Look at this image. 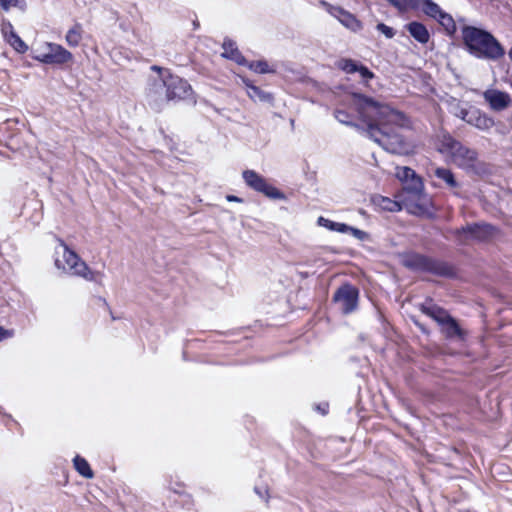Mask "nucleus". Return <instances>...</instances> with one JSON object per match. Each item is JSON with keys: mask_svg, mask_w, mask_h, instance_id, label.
Returning <instances> with one entry per match:
<instances>
[{"mask_svg": "<svg viewBox=\"0 0 512 512\" xmlns=\"http://www.w3.org/2000/svg\"><path fill=\"white\" fill-rule=\"evenodd\" d=\"M395 176L404 184L408 190L410 197L405 199L404 205L406 209L418 215L427 213V200L422 194L423 182L419 176L409 167H397Z\"/></svg>", "mask_w": 512, "mask_h": 512, "instance_id": "obj_4", "label": "nucleus"}, {"mask_svg": "<svg viewBox=\"0 0 512 512\" xmlns=\"http://www.w3.org/2000/svg\"><path fill=\"white\" fill-rule=\"evenodd\" d=\"M337 66L339 69L343 70L348 74L359 73L360 77L364 81H367L374 77V74L367 67L351 59H341L340 61H338Z\"/></svg>", "mask_w": 512, "mask_h": 512, "instance_id": "obj_15", "label": "nucleus"}, {"mask_svg": "<svg viewBox=\"0 0 512 512\" xmlns=\"http://www.w3.org/2000/svg\"><path fill=\"white\" fill-rule=\"evenodd\" d=\"M349 233L356 239H359L361 241H364L368 239V234L365 231H362L360 229L354 228L352 226L347 225V229H345V234Z\"/></svg>", "mask_w": 512, "mask_h": 512, "instance_id": "obj_30", "label": "nucleus"}, {"mask_svg": "<svg viewBox=\"0 0 512 512\" xmlns=\"http://www.w3.org/2000/svg\"><path fill=\"white\" fill-rule=\"evenodd\" d=\"M83 27L76 23L70 27L65 34V41L69 47H77L83 39Z\"/></svg>", "mask_w": 512, "mask_h": 512, "instance_id": "obj_17", "label": "nucleus"}, {"mask_svg": "<svg viewBox=\"0 0 512 512\" xmlns=\"http://www.w3.org/2000/svg\"><path fill=\"white\" fill-rule=\"evenodd\" d=\"M73 465L75 470L84 478L86 479H92L94 477L93 470L91 469L88 461L79 456L76 455L73 459Z\"/></svg>", "mask_w": 512, "mask_h": 512, "instance_id": "obj_20", "label": "nucleus"}, {"mask_svg": "<svg viewBox=\"0 0 512 512\" xmlns=\"http://www.w3.org/2000/svg\"><path fill=\"white\" fill-rule=\"evenodd\" d=\"M247 87V94L253 101L268 102L271 100V96L258 87L244 81Z\"/></svg>", "mask_w": 512, "mask_h": 512, "instance_id": "obj_23", "label": "nucleus"}, {"mask_svg": "<svg viewBox=\"0 0 512 512\" xmlns=\"http://www.w3.org/2000/svg\"><path fill=\"white\" fill-rule=\"evenodd\" d=\"M509 57H510V59L512 60V48H511V49H510V51H509Z\"/></svg>", "mask_w": 512, "mask_h": 512, "instance_id": "obj_36", "label": "nucleus"}, {"mask_svg": "<svg viewBox=\"0 0 512 512\" xmlns=\"http://www.w3.org/2000/svg\"><path fill=\"white\" fill-rule=\"evenodd\" d=\"M415 9H421L425 14L436 20L443 13L437 4L430 0H417Z\"/></svg>", "mask_w": 512, "mask_h": 512, "instance_id": "obj_19", "label": "nucleus"}, {"mask_svg": "<svg viewBox=\"0 0 512 512\" xmlns=\"http://www.w3.org/2000/svg\"><path fill=\"white\" fill-rule=\"evenodd\" d=\"M439 24L445 29L449 35H453L456 31V24L451 15L443 12L437 19Z\"/></svg>", "mask_w": 512, "mask_h": 512, "instance_id": "obj_25", "label": "nucleus"}, {"mask_svg": "<svg viewBox=\"0 0 512 512\" xmlns=\"http://www.w3.org/2000/svg\"><path fill=\"white\" fill-rule=\"evenodd\" d=\"M376 29L381 33L383 34L387 39H391L395 36L396 32L395 30L384 24V23H379L377 26H376Z\"/></svg>", "mask_w": 512, "mask_h": 512, "instance_id": "obj_31", "label": "nucleus"}, {"mask_svg": "<svg viewBox=\"0 0 512 512\" xmlns=\"http://www.w3.org/2000/svg\"><path fill=\"white\" fill-rule=\"evenodd\" d=\"M358 291L355 287L344 285L334 295L335 302L344 313L353 311L357 306Z\"/></svg>", "mask_w": 512, "mask_h": 512, "instance_id": "obj_11", "label": "nucleus"}, {"mask_svg": "<svg viewBox=\"0 0 512 512\" xmlns=\"http://www.w3.org/2000/svg\"><path fill=\"white\" fill-rule=\"evenodd\" d=\"M435 176L443 180L446 183V185L451 189H455L458 187V183L455 180L454 175L448 169L437 168L435 170Z\"/></svg>", "mask_w": 512, "mask_h": 512, "instance_id": "obj_24", "label": "nucleus"}, {"mask_svg": "<svg viewBox=\"0 0 512 512\" xmlns=\"http://www.w3.org/2000/svg\"><path fill=\"white\" fill-rule=\"evenodd\" d=\"M242 177L247 186L263 193L266 197L274 200H285L286 196L278 188L268 183L266 179L254 170H245Z\"/></svg>", "mask_w": 512, "mask_h": 512, "instance_id": "obj_7", "label": "nucleus"}, {"mask_svg": "<svg viewBox=\"0 0 512 512\" xmlns=\"http://www.w3.org/2000/svg\"><path fill=\"white\" fill-rule=\"evenodd\" d=\"M438 150L451 157L458 165L465 164V160H473L475 153L463 147L459 142L453 140L449 135H444L438 144Z\"/></svg>", "mask_w": 512, "mask_h": 512, "instance_id": "obj_8", "label": "nucleus"}, {"mask_svg": "<svg viewBox=\"0 0 512 512\" xmlns=\"http://www.w3.org/2000/svg\"><path fill=\"white\" fill-rule=\"evenodd\" d=\"M393 6L401 11L415 9L417 0H388Z\"/></svg>", "mask_w": 512, "mask_h": 512, "instance_id": "obj_27", "label": "nucleus"}, {"mask_svg": "<svg viewBox=\"0 0 512 512\" xmlns=\"http://www.w3.org/2000/svg\"><path fill=\"white\" fill-rule=\"evenodd\" d=\"M1 33L4 40L18 53L24 54L28 51V45L14 31L12 24L3 21L1 24Z\"/></svg>", "mask_w": 512, "mask_h": 512, "instance_id": "obj_14", "label": "nucleus"}, {"mask_svg": "<svg viewBox=\"0 0 512 512\" xmlns=\"http://www.w3.org/2000/svg\"><path fill=\"white\" fill-rule=\"evenodd\" d=\"M427 314L442 325V329L447 336H461L460 328L457 323L449 317L446 311L438 307H431L427 309Z\"/></svg>", "mask_w": 512, "mask_h": 512, "instance_id": "obj_12", "label": "nucleus"}, {"mask_svg": "<svg viewBox=\"0 0 512 512\" xmlns=\"http://www.w3.org/2000/svg\"><path fill=\"white\" fill-rule=\"evenodd\" d=\"M316 408H317V410H318L322 415H325V414H327V413H328L329 405H328V403L323 402V403H321V404L317 405V407H316Z\"/></svg>", "mask_w": 512, "mask_h": 512, "instance_id": "obj_34", "label": "nucleus"}, {"mask_svg": "<svg viewBox=\"0 0 512 512\" xmlns=\"http://www.w3.org/2000/svg\"><path fill=\"white\" fill-rule=\"evenodd\" d=\"M152 69L158 72L159 81L165 88V95L168 100L187 99L191 96V86L187 81L172 75L168 70L156 66Z\"/></svg>", "mask_w": 512, "mask_h": 512, "instance_id": "obj_6", "label": "nucleus"}, {"mask_svg": "<svg viewBox=\"0 0 512 512\" xmlns=\"http://www.w3.org/2000/svg\"><path fill=\"white\" fill-rule=\"evenodd\" d=\"M222 56L228 59H231L235 61L238 64H246L245 59L243 56L239 53L237 47L235 46V43L231 40H226L223 43V52Z\"/></svg>", "mask_w": 512, "mask_h": 512, "instance_id": "obj_18", "label": "nucleus"}, {"mask_svg": "<svg viewBox=\"0 0 512 512\" xmlns=\"http://www.w3.org/2000/svg\"><path fill=\"white\" fill-rule=\"evenodd\" d=\"M493 228L490 225L481 224L468 228V232L475 238H481L483 235H490Z\"/></svg>", "mask_w": 512, "mask_h": 512, "instance_id": "obj_26", "label": "nucleus"}, {"mask_svg": "<svg viewBox=\"0 0 512 512\" xmlns=\"http://www.w3.org/2000/svg\"><path fill=\"white\" fill-rule=\"evenodd\" d=\"M335 118L342 124L354 125L360 122L368 136L385 150L408 155L414 153L417 145L403 135L411 129L410 119L401 111L372 98L347 94L335 110Z\"/></svg>", "mask_w": 512, "mask_h": 512, "instance_id": "obj_1", "label": "nucleus"}, {"mask_svg": "<svg viewBox=\"0 0 512 512\" xmlns=\"http://www.w3.org/2000/svg\"><path fill=\"white\" fill-rule=\"evenodd\" d=\"M405 27L410 35L419 43L426 44L429 41L430 34L422 23L410 22Z\"/></svg>", "mask_w": 512, "mask_h": 512, "instance_id": "obj_16", "label": "nucleus"}, {"mask_svg": "<svg viewBox=\"0 0 512 512\" xmlns=\"http://www.w3.org/2000/svg\"><path fill=\"white\" fill-rule=\"evenodd\" d=\"M54 265L62 272L80 276L90 282L101 284L104 279L101 271L90 269L61 239H57L54 248Z\"/></svg>", "mask_w": 512, "mask_h": 512, "instance_id": "obj_2", "label": "nucleus"}, {"mask_svg": "<svg viewBox=\"0 0 512 512\" xmlns=\"http://www.w3.org/2000/svg\"><path fill=\"white\" fill-rule=\"evenodd\" d=\"M248 67L256 73H269L273 71L265 61L251 62Z\"/></svg>", "mask_w": 512, "mask_h": 512, "instance_id": "obj_28", "label": "nucleus"}, {"mask_svg": "<svg viewBox=\"0 0 512 512\" xmlns=\"http://www.w3.org/2000/svg\"><path fill=\"white\" fill-rule=\"evenodd\" d=\"M326 11L337 19L345 28L351 32L358 33L363 29V23L352 13L341 7L323 3Z\"/></svg>", "mask_w": 512, "mask_h": 512, "instance_id": "obj_9", "label": "nucleus"}, {"mask_svg": "<svg viewBox=\"0 0 512 512\" xmlns=\"http://www.w3.org/2000/svg\"><path fill=\"white\" fill-rule=\"evenodd\" d=\"M462 38L468 51L476 57L495 59L504 53L490 33L476 27L465 26L462 29Z\"/></svg>", "mask_w": 512, "mask_h": 512, "instance_id": "obj_3", "label": "nucleus"}, {"mask_svg": "<svg viewBox=\"0 0 512 512\" xmlns=\"http://www.w3.org/2000/svg\"><path fill=\"white\" fill-rule=\"evenodd\" d=\"M462 120L476 126L479 129L487 130L490 129L494 122L486 114L481 113L479 110L467 111L461 109L459 113H456Z\"/></svg>", "mask_w": 512, "mask_h": 512, "instance_id": "obj_13", "label": "nucleus"}, {"mask_svg": "<svg viewBox=\"0 0 512 512\" xmlns=\"http://www.w3.org/2000/svg\"><path fill=\"white\" fill-rule=\"evenodd\" d=\"M254 491L259 496L260 499H262L265 502H268L270 495L267 486H256L254 488Z\"/></svg>", "mask_w": 512, "mask_h": 512, "instance_id": "obj_32", "label": "nucleus"}, {"mask_svg": "<svg viewBox=\"0 0 512 512\" xmlns=\"http://www.w3.org/2000/svg\"><path fill=\"white\" fill-rule=\"evenodd\" d=\"M483 98L493 111H503L512 104L510 95L496 88H488L483 92Z\"/></svg>", "mask_w": 512, "mask_h": 512, "instance_id": "obj_10", "label": "nucleus"}, {"mask_svg": "<svg viewBox=\"0 0 512 512\" xmlns=\"http://www.w3.org/2000/svg\"><path fill=\"white\" fill-rule=\"evenodd\" d=\"M13 333L10 330H7L3 327H0V342L12 337Z\"/></svg>", "mask_w": 512, "mask_h": 512, "instance_id": "obj_33", "label": "nucleus"}, {"mask_svg": "<svg viewBox=\"0 0 512 512\" xmlns=\"http://www.w3.org/2000/svg\"><path fill=\"white\" fill-rule=\"evenodd\" d=\"M1 7L8 11L11 8H20L23 9L25 6L24 0H0Z\"/></svg>", "mask_w": 512, "mask_h": 512, "instance_id": "obj_29", "label": "nucleus"}, {"mask_svg": "<svg viewBox=\"0 0 512 512\" xmlns=\"http://www.w3.org/2000/svg\"><path fill=\"white\" fill-rule=\"evenodd\" d=\"M227 200L228 201H233V202H241V199H239L238 197L236 196H228L227 197Z\"/></svg>", "mask_w": 512, "mask_h": 512, "instance_id": "obj_35", "label": "nucleus"}, {"mask_svg": "<svg viewBox=\"0 0 512 512\" xmlns=\"http://www.w3.org/2000/svg\"><path fill=\"white\" fill-rule=\"evenodd\" d=\"M374 202L381 210L384 211L395 212L401 210L402 208L397 201L383 196L376 197Z\"/></svg>", "mask_w": 512, "mask_h": 512, "instance_id": "obj_22", "label": "nucleus"}, {"mask_svg": "<svg viewBox=\"0 0 512 512\" xmlns=\"http://www.w3.org/2000/svg\"><path fill=\"white\" fill-rule=\"evenodd\" d=\"M32 57L43 64L61 65L73 60L70 51L60 44L43 41L32 47Z\"/></svg>", "mask_w": 512, "mask_h": 512, "instance_id": "obj_5", "label": "nucleus"}, {"mask_svg": "<svg viewBox=\"0 0 512 512\" xmlns=\"http://www.w3.org/2000/svg\"><path fill=\"white\" fill-rule=\"evenodd\" d=\"M317 224L318 226L326 228L329 231H334L343 234H345V229H347V224L335 222L323 216L318 217Z\"/></svg>", "mask_w": 512, "mask_h": 512, "instance_id": "obj_21", "label": "nucleus"}]
</instances>
